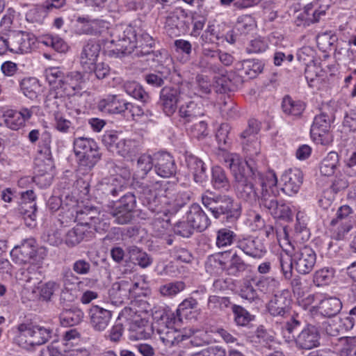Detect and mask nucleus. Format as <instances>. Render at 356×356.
Segmentation results:
<instances>
[{"label":"nucleus","mask_w":356,"mask_h":356,"mask_svg":"<svg viewBox=\"0 0 356 356\" xmlns=\"http://www.w3.org/2000/svg\"><path fill=\"white\" fill-rule=\"evenodd\" d=\"M220 161L229 168L238 197L251 204L257 202L262 188L277 185V179L274 172H269L263 175L249 161H243L236 154L222 152L220 155Z\"/></svg>","instance_id":"1"},{"label":"nucleus","mask_w":356,"mask_h":356,"mask_svg":"<svg viewBox=\"0 0 356 356\" xmlns=\"http://www.w3.org/2000/svg\"><path fill=\"white\" fill-rule=\"evenodd\" d=\"M140 186L143 204L156 214L167 216L175 212L191 200L189 191L175 193L166 189L164 181H144Z\"/></svg>","instance_id":"2"},{"label":"nucleus","mask_w":356,"mask_h":356,"mask_svg":"<svg viewBox=\"0 0 356 356\" xmlns=\"http://www.w3.org/2000/svg\"><path fill=\"white\" fill-rule=\"evenodd\" d=\"M44 75L51 86L46 102L52 99L74 95L76 90L81 89V84L84 82L83 75L80 72L64 73L58 67L46 69Z\"/></svg>","instance_id":"3"},{"label":"nucleus","mask_w":356,"mask_h":356,"mask_svg":"<svg viewBox=\"0 0 356 356\" xmlns=\"http://www.w3.org/2000/svg\"><path fill=\"white\" fill-rule=\"evenodd\" d=\"M53 335V328L47 324L23 323L17 326L13 341L19 347L29 350L46 343Z\"/></svg>","instance_id":"4"},{"label":"nucleus","mask_w":356,"mask_h":356,"mask_svg":"<svg viewBox=\"0 0 356 356\" xmlns=\"http://www.w3.org/2000/svg\"><path fill=\"white\" fill-rule=\"evenodd\" d=\"M201 200L204 207L216 219L222 216H226L227 219H236L240 216L238 205L229 195L216 194L207 191L202 195Z\"/></svg>","instance_id":"5"},{"label":"nucleus","mask_w":356,"mask_h":356,"mask_svg":"<svg viewBox=\"0 0 356 356\" xmlns=\"http://www.w3.org/2000/svg\"><path fill=\"white\" fill-rule=\"evenodd\" d=\"M73 146L78 161L79 170L83 171V173L90 171L101 159L99 148L92 138H75Z\"/></svg>","instance_id":"6"},{"label":"nucleus","mask_w":356,"mask_h":356,"mask_svg":"<svg viewBox=\"0 0 356 356\" xmlns=\"http://www.w3.org/2000/svg\"><path fill=\"white\" fill-rule=\"evenodd\" d=\"M143 311H140L136 308L125 307L120 313L118 320L124 317L128 318H133L130 325V330L132 332H135V335H132L136 339H146L150 336L151 327L149 324L148 317L151 315V306L147 302L141 303Z\"/></svg>","instance_id":"7"},{"label":"nucleus","mask_w":356,"mask_h":356,"mask_svg":"<svg viewBox=\"0 0 356 356\" xmlns=\"http://www.w3.org/2000/svg\"><path fill=\"white\" fill-rule=\"evenodd\" d=\"M334 120V108L327 105L322 108L319 115L315 116L310 133L316 143L327 145L332 141L330 129Z\"/></svg>","instance_id":"8"},{"label":"nucleus","mask_w":356,"mask_h":356,"mask_svg":"<svg viewBox=\"0 0 356 356\" xmlns=\"http://www.w3.org/2000/svg\"><path fill=\"white\" fill-rule=\"evenodd\" d=\"M10 254L13 260L19 264L26 263L31 259L41 262L47 255L45 249L36 250V242L32 238L24 239L19 245L13 248Z\"/></svg>","instance_id":"9"},{"label":"nucleus","mask_w":356,"mask_h":356,"mask_svg":"<svg viewBox=\"0 0 356 356\" xmlns=\"http://www.w3.org/2000/svg\"><path fill=\"white\" fill-rule=\"evenodd\" d=\"M185 90L186 88L183 86H165L161 89L159 104L166 115H173L177 108V104L187 100L188 96L185 93Z\"/></svg>","instance_id":"10"},{"label":"nucleus","mask_w":356,"mask_h":356,"mask_svg":"<svg viewBox=\"0 0 356 356\" xmlns=\"http://www.w3.org/2000/svg\"><path fill=\"white\" fill-rule=\"evenodd\" d=\"M294 269L301 275L309 273L316 262V254L309 246L305 245L293 253Z\"/></svg>","instance_id":"11"},{"label":"nucleus","mask_w":356,"mask_h":356,"mask_svg":"<svg viewBox=\"0 0 356 356\" xmlns=\"http://www.w3.org/2000/svg\"><path fill=\"white\" fill-rule=\"evenodd\" d=\"M291 297L289 291L281 290L274 292L267 305V309L273 316H284L290 312Z\"/></svg>","instance_id":"12"},{"label":"nucleus","mask_w":356,"mask_h":356,"mask_svg":"<svg viewBox=\"0 0 356 356\" xmlns=\"http://www.w3.org/2000/svg\"><path fill=\"white\" fill-rule=\"evenodd\" d=\"M160 14H166L165 28L170 35H178L179 29L183 26L184 19L187 17L188 14L184 9L177 7L171 8L165 7L164 10L159 8Z\"/></svg>","instance_id":"13"},{"label":"nucleus","mask_w":356,"mask_h":356,"mask_svg":"<svg viewBox=\"0 0 356 356\" xmlns=\"http://www.w3.org/2000/svg\"><path fill=\"white\" fill-rule=\"evenodd\" d=\"M293 338L298 350H308L320 345V333L318 328L312 325H307Z\"/></svg>","instance_id":"14"},{"label":"nucleus","mask_w":356,"mask_h":356,"mask_svg":"<svg viewBox=\"0 0 356 356\" xmlns=\"http://www.w3.org/2000/svg\"><path fill=\"white\" fill-rule=\"evenodd\" d=\"M10 51L15 54L28 53L35 43V38L25 31H13L8 35Z\"/></svg>","instance_id":"15"},{"label":"nucleus","mask_w":356,"mask_h":356,"mask_svg":"<svg viewBox=\"0 0 356 356\" xmlns=\"http://www.w3.org/2000/svg\"><path fill=\"white\" fill-rule=\"evenodd\" d=\"M154 171L160 177L168 178L175 175L177 167L173 157L166 152L154 154Z\"/></svg>","instance_id":"16"},{"label":"nucleus","mask_w":356,"mask_h":356,"mask_svg":"<svg viewBox=\"0 0 356 356\" xmlns=\"http://www.w3.org/2000/svg\"><path fill=\"white\" fill-rule=\"evenodd\" d=\"M236 247L253 258H261L266 252L261 240L250 236L238 238Z\"/></svg>","instance_id":"17"},{"label":"nucleus","mask_w":356,"mask_h":356,"mask_svg":"<svg viewBox=\"0 0 356 356\" xmlns=\"http://www.w3.org/2000/svg\"><path fill=\"white\" fill-rule=\"evenodd\" d=\"M259 130V127L257 121L250 120L248 122V128L241 134V137L244 140L242 142L243 150L250 156H253L259 153L258 143L256 138V134Z\"/></svg>","instance_id":"18"},{"label":"nucleus","mask_w":356,"mask_h":356,"mask_svg":"<svg viewBox=\"0 0 356 356\" xmlns=\"http://www.w3.org/2000/svg\"><path fill=\"white\" fill-rule=\"evenodd\" d=\"M100 51V44L95 40H88L83 46L80 54V63L82 67L92 72Z\"/></svg>","instance_id":"19"},{"label":"nucleus","mask_w":356,"mask_h":356,"mask_svg":"<svg viewBox=\"0 0 356 356\" xmlns=\"http://www.w3.org/2000/svg\"><path fill=\"white\" fill-rule=\"evenodd\" d=\"M159 338L163 344L169 348L178 345L180 342L188 339L191 337V331H181L169 327L165 326L163 328H159L157 330Z\"/></svg>","instance_id":"20"},{"label":"nucleus","mask_w":356,"mask_h":356,"mask_svg":"<svg viewBox=\"0 0 356 356\" xmlns=\"http://www.w3.org/2000/svg\"><path fill=\"white\" fill-rule=\"evenodd\" d=\"M283 191L289 195L296 194L299 191L303 181L302 172L298 168L289 169L282 175Z\"/></svg>","instance_id":"21"},{"label":"nucleus","mask_w":356,"mask_h":356,"mask_svg":"<svg viewBox=\"0 0 356 356\" xmlns=\"http://www.w3.org/2000/svg\"><path fill=\"white\" fill-rule=\"evenodd\" d=\"M154 168V154L150 156L149 154H142L137 160L136 170L135 172V176L138 179H140V181H138L136 186L138 191L140 194V198L142 199L141 192V184L144 181L147 182H155L159 181L158 180H150L147 178V174Z\"/></svg>","instance_id":"22"},{"label":"nucleus","mask_w":356,"mask_h":356,"mask_svg":"<svg viewBox=\"0 0 356 356\" xmlns=\"http://www.w3.org/2000/svg\"><path fill=\"white\" fill-rule=\"evenodd\" d=\"M204 115L203 105L193 99L186 101L179 107V115L186 122H193Z\"/></svg>","instance_id":"23"},{"label":"nucleus","mask_w":356,"mask_h":356,"mask_svg":"<svg viewBox=\"0 0 356 356\" xmlns=\"http://www.w3.org/2000/svg\"><path fill=\"white\" fill-rule=\"evenodd\" d=\"M88 314L91 326L98 332L104 331L108 327L112 316L111 311L98 305H92Z\"/></svg>","instance_id":"24"},{"label":"nucleus","mask_w":356,"mask_h":356,"mask_svg":"<svg viewBox=\"0 0 356 356\" xmlns=\"http://www.w3.org/2000/svg\"><path fill=\"white\" fill-rule=\"evenodd\" d=\"M132 286L131 280L126 279L114 282L108 290V295L115 304H121L128 300L131 296L130 287Z\"/></svg>","instance_id":"25"},{"label":"nucleus","mask_w":356,"mask_h":356,"mask_svg":"<svg viewBox=\"0 0 356 356\" xmlns=\"http://www.w3.org/2000/svg\"><path fill=\"white\" fill-rule=\"evenodd\" d=\"M129 102L118 95H110L99 102L98 107L104 113L122 114L128 110Z\"/></svg>","instance_id":"26"},{"label":"nucleus","mask_w":356,"mask_h":356,"mask_svg":"<svg viewBox=\"0 0 356 356\" xmlns=\"http://www.w3.org/2000/svg\"><path fill=\"white\" fill-rule=\"evenodd\" d=\"M186 218L193 229L199 232L205 230L211 223L210 219L198 204H193L190 207Z\"/></svg>","instance_id":"27"},{"label":"nucleus","mask_w":356,"mask_h":356,"mask_svg":"<svg viewBox=\"0 0 356 356\" xmlns=\"http://www.w3.org/2000/svg\"><path fill=\"white\" fill-rule=\"evenodd\" d=\"M197 66L203 72H210L220 75L221 77H214L216 83L218 86H221L222 88L225 87L227 82V78L223 75L224 69L219 64L201 56L197 63Z\"/></svg>","instance_id":"28"},{"label":"nucleus","mask_w":356,"mask_h":356,"mask_svg":"<svg viewBox=\"0 0 356 356\" xmlns=\"http://www.w3.org/2000/svg\"><path fill=\"white\" fill-rule=\"evenodd\" d=\"M281 107L285 115L298 119L305 111V104L302 101L294 100L289 95H285L282 99Z\"/></svg>","instance_id":"29"},{"label":"nucleus","mask_w":356,"mask_h":356,"mask_svg":"<svg viewBox=\"0 0 356 356\" xmlns=\"http://www.w3.org/2000/svg\"><path fill=\"white\" fill-rule=\"evenodd\" d=\"M40 262L32 263L26 268H21L17 274V279L24 284L35 285L40 284Z\"/></svg>","instance_id":"30"},{"label":"nucleus","mask_w":356,"mask_h":356,"mask_svg":"<svg viewBox=\"0 0 356 356\" xmlns=\"http://www.w3.org/2000/svg\"><path fill=\"white\" fill-rule=\"evenodd\" d=\"M229 252H221L209 255L205 262L206 270L210 274H216L220 271L225 270L226 262Z\"/></svg>","instance_id":"31"},{"label":"nucleus","mask_w":356,"mask_h":356,"mask_svg":"<svg viewBox=\"0 0 356 356\" xmlns=\"http://www.w3.org/2000/svg\"><path fill=\"white\" fill-rule=\"evenodd\" d=\"M275 189H276V186L270 188H262V191L260 192L259 197L257 199L260 207L266 209L271 215L275 211L278 204Z\"/></svg>","instance_id":"32"},{"label":"nucleus","mask_w":356,"mask_h":356,"mask_svg":"<svg viewBox=\"0 0 356 356\" xmlns=\"http://www.w3.org/2000/svg\"><path fill=\"white\" fill-rule=\"evenodd\" d=\"M239 296L242 299L250 303L257 304L261 300V296L257 290H256L251 277L243 280L239 288Z\"/></svg>","instance_id":"33"},{"label":"nucleus","mask_w":356,"mask_h":356,"mask_svg":"<svg viewBox=\"0 0 356 356\" xmlns=\"http://www.w3.org/2000/svg\"><path fill=\"white\" fill-rule=\"evenodd\" d=\"M341 300L335 297H330L322 300L318 306L319 312L324 316L331 318L335 316L341 309Z\"/></svg>","instance_id":"34"},{"label":"nucleus","mask_w":356,"mask_h":356,"mask_svg":"<svg viewBox=\"0 0 356 356\" xmlns=\"http://www.w3.org/2000/svg\"><path fill=\"white\" fill-rule=\"evenodd\" d=\"M127 252L129 261L143 268L149 266L152 263L151 257L136 245L129 246Z\"/></svg>","instance_id":"35"},{"label":"nucleus","mask_w":356,"mask_h":356,"mask_svg":"<svg viewBox=\"0 0 356 356\" xmlns=\"http://www.w3.org/2000/svg\"><path fill=\"white\" fill-rule=\"evenodd\" d=\"M186 165L193 175L195 182H202L205 177L206 168L204 162L193 155H188L186 159Z\"/></svg>","instance_id":"36"},{"label":"nucleus","mask_w":356,"mask_h":356,"mask_svg":"<svg viewBox=\"0 0 356 356\" xmlns=\"http://www.w3.org/2000/svg\"><path fill=\"white\" fill-rule=\"evenodd\" d=\"M83 312L78 307H71L64 309L59 316L60 324L63 326H74L82 321Z\"/></svg>","instance_id":"37"},{"label":"nucleus","mask_w":356,"mask_h":356,"mask_svg":"<svg viewBox=\"0 0 356 356\" xmlns=\"http://www.w3.org/2000/svg\"><path fill=\"white\" fill-rule=\"evenodd\" d=\"M153 44L154 40L148 33H144L136 35V45L134 46L135 54L138 56L154 55V52L152 50Z\"/></svg>","instance_id":"38"},{"label":"nucleus","mask_w":356,"mask_h":356,"mask_svg":"<svg viewBox=\"0 0 356 356\" xmlns=\"http://www.w3.org/2000/svg\"><path fill=\"white\" fill-rule=\"evenodd\" d=\"M166 65L163 70H158V74H148L145 75L147 83L154 87H161L164 84V79H167L171 72L172 59H165Z\"/></svg>","instance_id":"39"},{"label":"nucleus","mask_w":356,"mask_h":356,"mask_svg":"<svg viewBox=\"0 0 356 356\" xmlns=\"http://www.w3.org/2000/svg\"><path fill=\"white\" fill-rule=\"evenodd\" d=\"M259 293L267 294L275 292L278 282L273 278L264 276L250 277Z\"/></svg>","instance_id":"40"},{"label":"nucleus","mask_w":356,"mask_h":356,"mask_svg":"<svg viewBox=\"0 0 356 356\" xmlns=\"http://www.w3.org/2000/svg\"><path fill=\"white\" fill-rule=\"evenodd\" d=\"M211 184L215 189L227 191L229 188V181L225 171L216 165L211 170Z\"/></svg>","instance_id":"41"},{"label":"nucleus","mask_w":356,"mask_h":356,"mask_svg":"<svg viewBox=\"0 0 356 356\" xmlns=\"http://www.w3.org/2000/svg\"><path fill=\"white\" fill-rule=\"evenodd\" d=\"M339 155L335 152H330L322 160L320 163L319 169L321 175L324 176L332 175L339 165Z\"/></svg>","instance_id":"42"},{"label":"nucleus","mask_w":356,"mask_h":356,"mask_svg":"<svg viewBox=\"0 0 356 356\" xmlns=\"http://www.w3.org/2000/svg\"><path fill=\"white\" fill-rule=\"evenodd\" d=\"M88 235L87 229L83 223L78 225L70 229L65 238V242L69 247H74L80 243Z\"/></svg>","instance_id":"43"},{"label":"nucleus","mask_w":356,"mask_h":356,"mask_svg":"<svg viewBox=\"0 0 356 356\" xmlns=\"http://www.w3.org/2000/svg\"><path fill=\"white\" fill-rule=\"evenodd\" d=\"M123 88L127 95L143 103L147 102L149 99L148 93H147L143 87L136 81L125 82L124 83Z\"/></svg>","instance_id":"44"},{"label":"nucleus","mask_w":356,"mask_h":356,"mask_svg":"<svg viewBox=\"0 0 356 356\" xmlns=\"http://www.w3.org/2000/svg\"><path fill=\"white\" fill-rule=\"evenodd\" d=\"M20 89L26 97L31 99H34L38 97L40 84L35 78H25L20 82Z\"/></svg>","instance_id":"45"},{"label":"nucleus","mask_w":356,"mask_h":356,"mask_svg":"<svg viewBox=\"0 0 356 356\" xmlns=\"http://www.w3.org/2000/svg\"><path fill=\"white\" fill-rule=\"evenodd\" d=\"M248 268V264L237 254L234 253L231 257L229 264H226L225 270L230 275L238 276Z\"/></svg>","instance_id":"46"},{"label":"nucleus","mask_w":356,"mask_h":356,"mask_svg":"<svg viewBox=\"0 0 356 356\" xmlns=\"http://www.w3.org/2000/svg\"><path fill=\"white\" fill-rule=\"evenodd\" d=\"M236 234L227 228H221L216 232V245L218 248H224L231 245L236 239Z\"/></svg>","instance_id":"47"},{"label":"nucleus","mask_w":356,"mask_h":356,"mask_svg":"<svg viewBox=\"0 0 356 356\" xmlns=\"http://www.w3.org/2000/svg\"><path fill=\"white\" fill-rule=\"evenodd\" d=\"M232 311L234 315V321L238 326H246L254 320V316L241 305H232Z\"/></svg>","instance_id":"48"},{"label":"nucleus","mask_w":356,"mask_h":356,"mask_svg":"<svg viewBox=\"0 0 356 356\" xmlns=\"http://www.w3.org/2000/svg\"><path fill=\"white\" fill-rule=\"evenodd\" d=\"M3 118L5 124L13 130H17L24 124L20 113L15 110L5 111Z\"/></svg>","instance_id":"49"},{"label":"nucleus","mask_w":356,"mask_h":356,"mask_svg":"<svg viewBox=\"0 0 356 356\" xmlns=\"http://www.w3.org/2000/svg\"><path fill=\"white\" fill-rule=\"evenodd\" d=\"M352 213L353 210L349 206H341L337 210L336 218L331 220L330 225L334 227L338 224H353Z\"/></svg>","instance_id":"50"},{"label":"nucleus","mask_w":356,"mask_h":356,"mask_svg":"<svg viewBox=\"0 0 356 356\" xmlns=\"http://www.w3.org/2000/svg\"><path fill=\"white\" fill-rule=\"evenodd\" d=\"M48 15L47 8L44 6H37L29 10L26 19L31 23L41 24Z\"/></svg>","instance_id":"51"},{"label":"nucleus","mask_w":356,"mask_h":356,"mask_svg":"<svg viewBox=\"0 0 356 356\" xmlns=\"http://www.w3.org/2000/svg\"><path fill=\"white\" fill-rule=\"evenodd\" d=\"M319 22L318 18L314 15L313 10L311 8L309 4H307L304 10L300 13L296 17L295 21L297 26H309L310 24L316 23Z\"/></svg>","instance_id":"52"},{"label":"nucleus","mask_w":356,"mask_h":356,"mask_svg":"<svg viewBox=\"0 0 356 356\" xmlns=\"http://www.w3.org/2000/svg\"><path fill=\"white\" fill-rule=\"evenodd\" d=\"M83 223L97 232H106L110 227V220L105 213L99 214L93 221H86Z\"/></svg>","instance_id":"53"},{"label":"nucleus","mask_w":356,"mask_h":356,"mask_svg":"<svg viewBox=\"0 0 356 356\" xmlns=\"http://www.w3.org/2000/svg\"><path fill=\"white\" fill-rule=\"evenodd\" d=\"M231 302L227 297L210 296L208 299V309L213 312L222 311L229 307Z\"/></svg>","instance_id":"54"},{"label":"nucleus","mask_w":356,"mask_h":356,"mask_svg":"<svg viewBox=\"0 0 356 356\" xmlns=\"http://www.w3.org/2000/svg\"><path fill=\"white\" fill-rule=\"evenodd\" d=\"M255 27V21L251 15L240 16L235 25V29L241 34H248Z\"/></svg>","instance_id":"55"},{"label":"nucleus","mask_w":356,"mask_h":356,"mask_svg":"<svg viewBox=\"0 0 356 356\" xmlns=\"http://www.w3.org/2000/svg\"><path fill=\"white\" fill-rule=\"evenodd\" d=\"M59 288L60 284L54 281H49L42 284L38 286L40 299L46 302L50 301L54 292L58 290Z\"/></svg>","instance_id":"56"},{"label":"nucleus","mask_w":356,"mask_h":356,"mask_svg":"<svg viewBox=\"0 0 356 356\" xmlns=\"http://www.w3.org/2000/svg\"><path fill=\"white\" fill-rule=\"evenodd\" d=\"M230 131V127L228 124H222L219 129H218L216 138L219 145V148L220 152L218 154V159H220V155L222 154V152H227L223 149V146H225L229 143V134Z\"/></svg>","instance_id":"57"},{"label":"nucleus","mask_w":356,"mask_h":356,"mask_svg":"<svg viewBox=\"0 0 356 356\" xmlns=\"http://www.w3.org/2000/svg\"><path fill=\"white\" fill-rule=\"evenodd\" d=\"M134 147L135 142L134 140L120 138L113 153L125 157L135 152Z\"/></svg>","instance_id":"58"},{"label":"nucleus","mask_w":356,"mask_h":356,"mask_svg":"<svg viewBox=\"0 0 356 356\" xmlns=\"http://www.w3.org/2000/svg\"><path fill=\"white\" fill-rule=\"evenodd\" d=\"M43 43L50 46L58 52H65L68 49L67 44L58 35H47L44 37Z\"/></svg>","instance_id":"59"},{"label":"nucleus","mask_w":356,"mask_h":356,"mask_svg":"<svg viewBox=\"0 0 356 356\" xmlns=\"http://www.w3.org/2000/svg\"><path fill=\"white\" fill-rule=\"evenodd\" d=\"M111 215L114 218V222L119 225L128 224L134 218V213L122 209L117 206L111 212Z\"/></svg>","instance_id":"60"},{"label":"nucleus","mask_w":356,"mask_h":356,"mask_svg":"<svg viewBox=\"0 0 356 356\" xmlns=\"http://www.w3.org/2000/svg\"><path fill=\"white\" fill-rule=\"evenodd\" d=\"M334 276L332 269L324 268L316 271L314 275V282L317 286H323L329 284Z\"/></svg>","instance_id":"61"},{"label":"nucleus","mask_w":356,"mask_h":356,"mask_svg":"<svg viewBox=\"0 0 356 356\" xmlns=\"http://www.w3.org/2000/svg\"><path fill=\"white\" fill-rule=\"evenodd\" d=\"M280 268L286 279H291L292 271L294 268L293 254L289 256L287 254H281L279 257Z\"/></svg>","instance_id":"62"},{"label":"nucleus","mask_w":356,"mask_h":356,"mask_svg":"<svg viewBox=\"0 0 356 356\" xmlns=\"http://www.w3.org/2000/svg\"><path fill=\"white\" fill-rule=\"evenodd\" d=\"M316 52L309 47H304L298 50L297 53L298 60L305 66L314 64Z\"/></svg>","instance_id":"63"},{"label":"nucleus","mask_w":356,"mask_h":356,"mask_svg":"<svg viewBox=\"0 0 356 356\" xmlns=\"http://www.w3.org/2000/svg\"><path fill=\"white\" fill-rule=\"evenodd\" d=\"M185 284L182 282H170L160 287V293L163 296H173L184 289Z\"/></svg>","instance_id":"64"}]
</instances>
